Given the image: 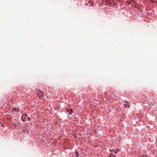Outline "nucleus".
<instances>
[{"label":"nucleus","instance_id":"f257e3e1","mask_svg":"<svg viewBox=\"0 0 157 157\" xmlns=\"http://www.w3.org/2000/svg\"><path fill=\"white\" fill-rule=\"evenodd\" d=\"M27 117V115L26 114H25L24 115L22 116L21 117V120L23 122H25V119Z\"/></svg>","mask_w":157,"mask_h":157},{"label":"nucleus","instance_id":"f03ea898","mask_svg":"<svg viewBox=\"0 0 157 157\" xmlns=\"http://www.w3.org/2000/svg\"><path fill=\"white\" fill-rule=\"evenodd\" d=\"M67 109V112H69V114L70 115H71V114L73 113V110L72 109H70L69 110L68 109Z\"/></svg>","mask_w":157,"mask_h":157},{"label":"nucleus","instance_id":"7ed1b4c3","mask_svg":"<svg viewBox=\"0 0 157 157\" xmlns=\"http://www.w3.org/2000/svg\"><path fill=\"white\" fill-rule=\"evenodd\" d=\"M19 109L18 107H15L13 109V111H15L16 112H17V111Z\"/></svg>","mask_w":157,"mask_h":157},{"label":"nucleus","instance_id":"20e7f679","mask_svg":"<svg viewBox=\"0 0 157 157\" xmlns=\"http://www.w3.org/2000/svg\"><path fill=\"white\" fill-rule=\"evenodd\" d=\"M124 107L125 108H128V107H129L130 106V105L129 104H124Z\"/></svg>","mask_w":157,"mask_h":157},{"label":"nucleus","instance_id":"39448f33","mask_svg":"<svg viewBox=\"0 0 157 157\" xmlns=\"http://www.w3.org/2000/svg\"><path fill=\"white\" fill-rule=\"evenodd\" d=\"M75 154H76V157H78V155H79L77 151H75Z\"/></svg>","mask_w":157,"mask_h":157},{"label":"nucleus","instance_id":"423d86ee","mask_svg":"<svg viewBox=\"0 0 157 157\" xmlns=\"http://www.w3.org/2000/svg\"><path fill=\"white\" fill-rule=\"evenodd\" d=\"M41 93L40 92H38V96L39 97H40L41 96V94H40Z\"/></svg>","mask_w":157,"mask_h":157},{"label":"nucleus","instance_id":"0eeeda50","mask_svg":"<svg viewBox=\"0 0 157 157\" xmlns=\"http://www.w3.org/2000/svg\"><path fill=\"white\" fill-rule=\"evenodd\" d=\"M151 2H155V1H154V0H151L150 1Z\"/></svg>","mask_w":157,"mask_h":157},{"label":"nucleus","instance_id":"6e6552de","mask_svg":"<svg viewBox=\"0 0 157 157\" xmlns=\"http://www.w3.org/2000/svg\"><path fill=\"white\" fill-rule=\"evenodd\" d=\"M117 151H116V150H115L114 151V152L115 153V154H116L117 153Z\"/></svg>","mask_w":157,"mask_h":157},{"label":"nucleus","instance_id":"1a4fd4ad","mask_svg":"<svg viewBox=\"0 0 157 157\" xmlns=\"http://www.w3.org/2000/svg\"><path fill=\"white\" fill-rule=\"evenodd\" d=\"M109 0H106V2H107V3H109Z\"/></svg>","mask_w":157,"mask_h":157},{"label":"nucleus","instance_id":"9d476101","mask_svg":"<svg viewBox=\"0 0 157 157\" xmlns=\"http://www.w3.org/2000/svg\"><path fill=\"white\" fill-rule=\"evenodd\" d=\"M28 119L29 121H30V118L29 117H28Z\"/></svg>","mask_w":157,"mask_h":157},{"label":"nucleus","instance_id":"9b49d317","mask_svg":"<svg viewBox=\"0 0 157 157\" xmlns=\"http://www.w3.org/2000/svg\"><path fill=\"white\" fill-rule=\"evenodd\" d=\"M94 3V2H92L91 4H92V6H93Z\"/></svg>","mask_w":157,"mask_h":157},{"label":"nucleus","instance_id":"f8f14e48","mask_svg":"<svg viewBox=\"0 0 157 157\" xmlns=\"http://www.w3.org/2000/svg\"><path fill=\"white\" fill-rule=\"evenodd\" d=\"M125 103H128L127 101H125Z\"/></svg>","mask_w":157,"mask_h":157},{"label":"nucleus","instance_id":"ddd939ff","mask_svg":"<svg viewBox=\"0 0 157 157\" xmlns=\"http://www.w3.org/2000/svg\"><path fill=\"white\" fill-rule=\"evenodd\" d=\"M113 4L114 5H116V4L114 2H113Z\"/></svg>","mask_w":157,"mask_h":157},{"label":"nucleus","instance_id":"4468645a","mask_svg":"<svg viewBox=\"0 0 157 157\" xmlns=\"http://www.w3.org/2000/svg\"><path fill=\"white\" fill-rule=\"evenodd\" d=\"M107 93L106 92H105V94H106Z\"/></svg>","mask_w":157,"mask_h":157},{"label":"nucleus","instance_id":"2eb2a0df","mask_svg":"<svg viewBox=\"0 0 157 157\" xmlns=\"http://www.w3.org/2000/svg\"><path fill=\"white\" fill-rule=\"evenodd\" d=\"M109 157H111V156H110Z\"/></svg>","mask_w":157,"mask_h":157}]
</instances>
